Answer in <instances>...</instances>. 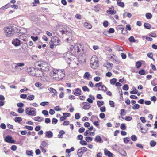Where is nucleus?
<instances>
[{
	"label": "nucleus",
	"mask_w": 157,
	"mask_h": 157,
	"mask_svg": "<svg viewBox=\"0 0 157 157\" xmlns=\"http://www.w3.org/2000/svg\"><path fill=\"white\" fill-rule=\"evenodd\" d=\"M35 66L39 70L44 71H48L49 70V67L48 63L44 61L36 62L34 63Z\"/></svg>",
	"instance_id": "f257e3e1"
},
{
	"label": "nucleus",
	"mask_w": 157,
	"mask_h": 157,
	"mask_svg": "<svg viewBox=\"0 0 157 157\" xmlns=\"http://www.w3.org/2000/svg\"><path fill=\"white\" fill-rule=\"evenodd\" d=\"M73 56L72 53L68 52L66 54V56L65 57V60L68 63V65L71 68H75L78 67V63L72 61L71 58Z\"/></svg>",
	"instance_id": "f03ea898"
},
{
	"label": "nucleus",
	"mask_w": 157,
	"mask_h": 157,
	"mask_svg": "<svg viewBox=\"0 0 157 157\" xmlns=\"http://www.w3.org/2000/svg\"><path fill=\"white\" fill-rule=\"evenodd\" d=\"M51 75L53 79L58 80L62 79L64 76V74L63 72H60L58 71L54 70L51 73Z\"/></svg>",
	"instance_id": "7ed1b4c3"
},
{
	"label": "nucleus",
	"mask_w": 157,
	"mask_h": 157,
	"mask_svg": "<svg viewBox=\"0 0 157 157\" xmlns=\"http://www.w3.org/2000/svg\"><path fill=\"white\" fill-rule=\"evenodd\" d=\"M4 30L5 35L8 37L12 36L15 33L14 27L12 26L9 25L5 27Z\"/></svg>",
	"instance_id": "20e7f679"
},
{
	"label": "nucleus",
	"mask_w": 157,
	"mask_h": 157,
	"mask_svg": "<svg viewBox=\"0 0 157 157\" xmlns=\"http://www.w3.org/2000/svg\"><path fill=\"white\" fill-rule=\"evenodd\" d=\"M61 43L60 40L56 36L53 37L49 42L50 47L51 49H53L54 46L60 45Z\"/></svg>",
	"instance_id": "39448f33"
},
{
	"label": "nucleus",
	"mask_w": 157,
	"mask_h": 157,
	"mask_svg": "<svg viewBox=\"0 0 157 157\" xmlns=\"http://www.w3.org/2000/svg\"><path fill=\"white\" fill-rule=\"evenodd\" d=\"M91 67L94 69L97 68L98 66V61L96 56H92L90 61Z\"/></svg>",
	"instance_id": "423d86ee"
},
{
	"label": "nucleus",
	"mask_w": 157,
	"mask_h": 157,
	"mask_svg": "<svg viewBox=\"0 0 157 157\" xmlns=\"http://www.w3.org/2000/svg\"><path fill=\"white\" fill-rule=\"evenodd\" d=\"M36 109L31 107L27 108L25 110L26 114L32 116H34L36 115V112L35 111Z\"/></svg>",
	"instance_id": "0eeeda50"
},
{
	"label": "nucleus",
	"mask_w": 157,
	"mask_h": 157,
	"mask_svg": "<svg viewBox=\"0 0 157 157\" xmlns=\"http://www.w3.org/2000/svg\"><path fill=\"white\" fill-rule=\"evenodd\" d=\"M74 50L75 52L81 53L83 51V48L80 45L77 44L74 46Z\"/></svg>",
	"instance_id": "6e6552de"
},
{
	"label": "nucleus",
	"mask_w": 157,
	"mask_h": 157,
	"mask_svg": "<svg viewBox=\"0 0 157 157\" xmlns=\"http://www.w3.org/2000/svg\"><path fill=\"white\" fill-rule=\"evenodd\" d=\"M87 149L85 147L81 148L78 150L77 154L79 157H82L83 153L87 151Z\"/></svg>",
	"instance_id": "1a4fd4ad"
},
{
	"label": "nucleus",
	"mask_w": 157,
	"mask_h": 157,
	"mask_svg": "<svg viewBox=\"0 0 157 157\" xmlns=\"http://www.w3.org/2000/svg\"><path fill=\"white\" fill-rule=\"evenodd\" d=\"M68 27L66 26H62L59 29V32L62 35L67 33Z\"/></svg>",
	"instance_id": "9d476101"
},
{
	"label": "nucleus",
	"mask_w": 157,
	"mask_h": 157,
	"mask_svg": "<svg viewBox=\"0 0 157 157\" xmlns=\"http://www.w3.org/2000/svg\"><path fill=\"white\" fill-rule=\"evenodd\" d=\"M5 140L6 142L9 143H14L15 141L13 139L12 137L10 136H7L5 138Z\"/></svg>",
	"instance_id": "9b49d317"
},
{
	"label": "nucleus",
	"mask_w": 157,
	"mask_h": 157,
	"mask_svg": "<svg viewBox=\"0 0 157 157\" xmlns=\"http://www.w3.org/2000/svg\"><path fill=\"white\" fill-rule=\"evenodd\" d=\"M12 43L15 46H18L20 45L21 41L17 38L14 39L12 40Z\"/></svg>",
	"instance_id": "f8f14e48"
},
{
	"label": "nucleus",
	"mask_w": 157,
	"mask_h": 157,
	"mask_svg": "<svg viewBox=\"0 0 157 157\" xmlns=\"http://www.w3.org/2000/svg\"><path fill=\"white\" fill-rule=\"evenodd\" d=\"M73 92L74 94L76 96L80 95L82 94L80 89L79 88L75 89L73 91Z\"/></svg>",
	"instance_id": "ddd939ff"
},
{
	"label": "nucleus",
	"mask_w": 157,
	"mask_h": 157,
	"mask_svg": "<svg viewBox=\"0 0 157 157\" xmlns=\"http://www.w3.org/2000/svg\"><path fill=\"white\" fill-rule=\"evenodd\" d=\"M42 71L37 70L36 72L35 75L36 77H40L44 75V73Z\"/></svg>",
	"instance_id": "4468645a"
},
{
	"label": "nucleus",
	"mask_w": 157,
	"mask_h": 157,
	"mask_svg": "<svg viewBox=\"0 0 157 157\" xmlns=\"http://www.w3.org/2000/svg\"><path fill=\"white\" fill-rule=\"evenodd\" d=\"M82 104L83 105V108L84 110H88L91 107L90 105L88 102H83Z\"/></svg>",
	"instance_id": "2eb2a0df"
},
{
	"label": "nucleus",
	"mask_w": 157,
	"mask_h": 157,
	"mask_svg": "<svg viewBox=\"0 0 157 157\" xmlns=\"http://www.w3.org/2000/svg\"><path fill=\"white\" fill-rule=\"evenodd\" d=\"M48 90L50 91V93H53V94L52 95V96L53 97H54L55 95H57V91H56V90L54 88L52 87H50L48 88Z\"/></svg>",
	"instance_id": "dca6fc26"
},
{
	"label": "nucleus",
	"mask_w": 157,
	"mask_h": 157,
	"mask_svg": "<svg viewBox=\"0 0 157 157\" xmlns=\"http://www.w3.org/2000/svg\"><path fill=\"white\" fill-rule=\"evenodd\" d=\"M94 140L95 142L99 143H102L103 142L100 136L98 135L95 136Z\"/></svg>",
	"instance_id": "f3484780"
},
{
	"label": "nucleus",
	"mask_w": 157,
	"mask_h": 157,
	"mask_svg": "<svg viewBox=\"0 0 157 157\" xmlns=\"http://www.w3.org/2000/svg\"><path fill=\"white\" fill-rule=\"evenodd\" d=\"M45 136L48 138H51L53 136L52 132L51 131H48L45 132Z\"/></svg>",
	"instance_id": "a211bd4d"
},
{
	"label": "nucleus",
	"mask_w": 157,
	"mask_h": 157,
	"mask_svg": "<svg viewBox=\"0 0 157 157\" xmlns=\"http://www.w3.org/2000/svg\"><path fill=\"white\" fill-rule=\"evenodd\" d=\"M94 132H90L89 130H87L84 133V135L86 136L88 135L89 134L90 136H94Z\"/></svg>",
	"instance_id": "6ab92c4d"
},
{
	"label": "nucleus",
	"mask_w": 157,
	"mask_h": 157,
	"mask_svg": "<svg viewBox=\"0 0 157 157\" xmlns=\"http://www.w3.org/2000/svg\"><path fill=\"white\" fill-rule=\"evenodd\" d=\"M34 120L36 121L41 122L43 121L44 118L42 117L38 116L34 117Z\"/></svg>",
	"instance_id": "aec40b11"
},
{
	"label": "nucleus",
	"mask_w": 157,
	"mask_h": 157,
	"mask_svg": "<svg viewBox=\"0 0 157 157\" xmlns=\"http://www.w3.org/2000/svg\"><path fill=\"white\" fill-rule=\"evenodd\" d=\"M59 134L58 135V137L59 138H62L63 136V135L65 134V132L63 130H60L59 132Z\"/></svg>",
	"instance_id": "412c9836"
},
{
	"label": "nucleus",
	"mask_w": 157,
	"mask_h": 157,
	"mask_svg": "<svg viewBox=\"0 0 157 157\" xmlns=\"http://www.w3.org/2000/svg\"><path fill=\"white\" fill-rule=\"evenodd\" d=\"M91 76V75L88 72H86L85 73L84 78H86L88 80H89V77Z\"/></svg>",
	"instance_id": "4be33fe9"
},
{
	"label": "nucleus",
	"mask_w": 157,
	"mask_h": 157,
	"mask_svg": "<svg viewBox=\"0 0 157 157\" xmlns=\"http://www.w3.org/2000/svg\"><path fill=\"white\" fill-rule=\"evenodd\" d=\"M133 90L130 92V93L132 94H136L138 93V90L134 87H132Z\"/></svg>",
	"instance_id": "5701e85b"
},
{
	"label": "nucleus",
	"mask_w": 157,
	"mask_h": 157,
	"mask_svg": "<svg viewBox=\"0 0 157 157\" xmlns=\"http://www.w3.org/2000/svg\"><path fill=\"white\" fill-rule=\"evenodd\" d=\"M22 118L21 117H16L14 119V121L16 122L20 123L22 121Z\"/></svg>",
	"instance_id": "b1692460"
},
{
	"label": "nucleus",
	"mask_w": 157,
	"mask_h": 157,
	"mask_svg": "<svg viewBox=\"0 0 157 157\" xmlns=\"http://www.w3.org/2000/svg\"><path fill=\"white\" fill-rule=\"evenodd\" d=\"M117 79L115 78H113L110 80V82L111 84L112 85H114L117 82Z\"/></svg>",
	"instance_id": "393cba45"
},
{
	"label": "nucleus",
	"mask_w": 157,
	"mask_h": 157,
	"mask_svg": "<svg viewBox=\"0 0 157 157\" xmlns=\"http://www.w3.org/2000/svg\"><path fill=\"white\" fill-rule=\"evenodd\" d=\"M104 102L103 101L98 100L97 101V105L98 107H100L103 105Z\"/></svg>",
	"instance_id": "a878e982"
},
{
	"label": "nucleus",
	"mask_w": 157,
	"mask_h": 157,
	"mask_svg": "<svg viewBox=\"0 0 157 157\" xmlns=\"http://www.w3.org/2000/svg\"><path fill=\"white\" fill-rule=\"evenodd\" d=\"M107 12L111 15L115 14L116 13V11L114 10H109L107 11Z\"/></svg>",
	"instance_id": "bb28decb"
},
{
	"label": "nucleus",
	"mask_w": 157,
	"mask_h": 157,
	"mask_svg": "<svg viewBox=\"0 0 157 157\" xmlns=\"http://www.w3.org/2000/svg\"><path fill=\"white\" fill-rule=\"evenodd\" d=\"M102 82H99L98 83H96L95 86L96 87H98L99 90H101V87L102 85Z\"/></svg>",
	"instance_id": "cd10ccee"
},
{
	"label": "nucleus",
	"mask_w": 157,
	"mask_h": 157,
	"mask_svg": "<svg viewBox=\"0 0 157 157\" xmlns=\"http://www.w3.org/2000/svg\"><path fill=\"white\" fill-rule=\"evenodd\" d=\"M35 96L33 95H30L28 96L27 99L29 100H33Z\"/></svg>",
	"instance_id": "c85d7f7f"
},
{
	"label": "nucleus",
	"mask_w": 157,
	"mask_h": 157,
	"mask_svg": "<svg viewBox=\"0 0 157 157\" xmlns=\"http://www.w3.org/2000/svg\"><path fill=\"white\" fill-rule=\"evenodd\" d=\"M84 26L88 29H90L92 27L91 25L89 23H84Z\"/></svg>",
	"instance_id": "c756f323"
},
{
	"label": "nucleus",
	"mask_w": 157,
	"mask_h": 157,
	"mask_svg": "<svg viewBox=\"0 0 157 157\" xmlns=\"http://www.w3.org/2000/svg\"><path fill=\"white\" fill-rule=\"evenodd\" d=\"M33 153V152L32 150L29 151V150H27L26 151V154L28 155L31 156Z\"/></svg>",
	"instance_id": "7c9ffc66"
},
{
	"label": "nucleus",
	"mask_w": 157,
	"mask_h": 157,
	"mask_svg": "<svg viewBox=\"0 0 157 157\" xmlns=\"http://www.w3.org/2000/svg\"><path fill=\"white\" fill-rule=\"evenodd\" d=\"M116 49L118 51H123V48L121 46L119 45H117L116 46Z\"/></svg>",
	"instance_id": "2f4dec72"
},
{
	"label": "nucleus",
	"mask_w": 157,
	"mask_h": 157,
	"mask_svg": "<svg viewBox=\"0 0 157 157\" xmlns=\"http://www.w3.org/2000/svg\"><path fill=\"white\" fill-rule=\"evenodd\" d=\"M144 26L145 28L148 29H149L151 28V25L148 23H145L144 24Z\"/></svg>",
	"instance_id": "473e14b6"
},
{
	"label": "nucleus",
	"mask_w": 157,
	"mask_h": 157,
	"mask_svg": "<svg viewBox=\"0 0 157 157\" xmlns=\"http://www.w3.org/2000/svg\"><path fill=\"white\" fill-rule=\"evenodd\" d=\"M146 17L147 19H150L152 17V15L150 13H147L146 14Z\"/></svg>",
	"instance_id": "72a5a7b5"
},
{
	"label": "nucleus",
	"mask_w": 157,
	"mask_h": 157,
	"mask_svg": "<svg viewBox=\"0 0 157 157\" xmlns=\"http://www.w3.org/2000/svg\"><path fill=\"white\" fill-rule=\"evenodd\" d=\"M118 29L120 30H121L122 31V33L123 34H125V33H123V30L124 29V28L123 26L122 25H120L118 26Z\"/></svg>",
	"instance_id": "f704fd0d"
},
{
	"label": "nucleus",
	"mask_w": 157,
	"mask_h": 157,
	"mask_svg": "<svg viewBox=\"0 0 157 157\" xmlns=\"http://www.w3.org/2000/svg\"><path fill=\"white\" fill-rule=\"evenodd\" d=\"M25 65V64L23 63H18L16 64L15 67L16 68L18 67H23Z\"/></svg>",
	"instance_id": "c9c22d12"
},
{
	"label": "nucleus",
	"mask_w": 157,
	"mask_h": 157,
	"mask_svg": "<svg viewBox=\"0 0 157 157\" xmlns=\"http://www.w3.org/2000/svg\"><path fill=\"white\" fill-rule=\"evenodd\" d=\"M75 149L73 147H71L70 149H67L66 150V152L67 153H69L71 151H74Z\"/></svg>",
	"instance_id": "e433bc0d"
},
{
	"label": "nucleus",
	"mask_w": 157,
	"mask_h": 157,
	"mask_svg": "<svg viewBox=\"0 0 157 157\" xmlns=\"http://www.w3.org/2000/svg\"><path fill=\"white\" fill-rule=\"evenodd\" d=\"M132 108L134 110H136L140 108V105L138 104H135Z\"/></svg>",
	"instance_id": "4c0bfd02"
},
{
	"label": "nucleus",
	"mask_w": 157,
	"mask_h": 157,
	"mask_svg": "<svg viewBox=\"0 0 157 157\" xmlns=\"http://www.w3.org/2000/svg\"><path fill=\"white\" fill-rule=\"evenodd\" d=\"M122 89L124 90H128L129 89L128 85L127 84L124 85L122 87Z\"/></svg>",
	"instance_id": "58836bf2"
},
{
	"label": "nucleus",
	"mask_w": 157,
	"mask_h": 157,
	"mask_svg": "<svg viewBox=\"0 0 157 157\" xmlns=\"http://www.w3.org/2000/svg\"><path fill=\"white\" fill-rule=\"evenodd\" d=\"M139 73L142 75H144L145 74V71L144 69H141L139 71Z\"/></svg>",
	"instance_id": "ea45409f"
},
{
	"label": "nucleus",
	"mask_w": 157,
	"mask_h": 157,
	"mask_svg": "<svg viewBox=\"0 0 157 157\" xmlns=\"http://www.w3.org/2000/svg\"><path fill=\"white\" fill-rule=\"evenodd\" d=\"M129 41L131 42H135V40L134 38V37L132 36H131L130 37L129 39H128Z\"/></svg>",
	"instance_id": "a19ab883"
},
{
	"label": "nucleus",
	"mask_w": 157,
	"mask_h": 157,
	"mask_svg": "<svg viewBox=\"0 0 157 157\" xmlns=\"http://www.w3.org/2000/svg\"><path fill=\"white\" fill-rule=\"evenodd\" d=\"M131 139L132 141H135L137 140V138L135 135H132L131 136Z\"/></svg>",
	"instance_id": "79ce46f5"
},
{
	"label": "nucleus",
	"mask_w": 157,
	"mask_h": 157,
	"mask_svg": "<svg viewBox=\"0 0 157 157\" xmlns=\"http://www.w3.org/2000/svg\"><path fill=\"white\" fill-rule=\"evenodd\" d=\"M141 65L142 63L140 61H138L136 63V66L137 68H139L141 67Z\"/></svg>",
	"instance_id": "37998d69"
},
{
	"label": "nucleus",
	"mask_w": 157,
	"mask_h": 157,
	"mask_svg": "<svg viewBox=\"0 0 157 157\" xmlns=\"http://www.w3.org/2000/svg\"><path fill=\"white\" fill-rule=\"evenodd\" d=\"M120 128L121 129L123 130H125L126 128V127L124 123H122L121 124Z\"/></svg>",
	"instance_id": "c03bdc74"
},
{
	"label": "nucleus",
	"mask_w": 157,
	"mask_h": 157,
	"mask_svg": "<svg viewBox=\"0 0 157 157\" xmlns=\"http://www.w3.org/2000/svg\"><path fill=\"white\" fill-rule=\"evenodd\" d=\"M130 138L128 137L125 138L124 139V141L125 143H127L130 141Z\"/></svg>",
	"instance_id": "a18cd8bd"
},
{
	"label": "nucleus",
	"mask_w": 157,
	"mask_h": 157,
	"mask_svg": "<svg viewBox=\"0 0 157 157\" xmlns=\"http://www.w3.org/2000/svg\"><path fill=\"white\" fill-rule=\"evenodd\" d=\"M124 119L127 121H130L132 119V117L130 116H126L125 117Z\"/></svg>",
	"instance_id": "49530a36"
},
{
	"label": "nucleus",
	"mask_w": 157,
	"mask_h": 157,
	"mask_svg": "<svg viewBox=\"0 0 157 157\" xmlns=\"http://www.w3.org/2000/svg\"><path fill=\"white\" fill-rule=\"evenodd\" d=\"M24 109L21 108H19L17 110V112L20 113H22L24 112Z\"/></svg>",
	"instance_id": "de8ad7c7"
},
{
	"label": "nucleus",
	"mask_w": 157,
	"mask_h": 157,
	"mask_svg": "<svg viewBox=\"0 0 157 157\" xmlns=\"http://www.w3.org/2000/svg\"><path fill=\"white\" fill-rule=\"evenodd\" d=\"M104 153L105 155L106 156L109 155L111 153L109 151L107 150L106 149H105L104 150Z\"/></svg>",
	"instance_id": "09e8293b"
},
{
	"label": "nucleus",
	"mask_w": 157,
	"mask_h": 157,
	"mask_svg": "<svg viewBox=\"0 0 157 157\" xmlns=\"http://www.w3.org/2000/svg\"><path fill=\"white\" fill-rule=\"evenodd\" d=\"M82 89L84 91H87V92H89L90 91L89 89L86 86H84L82 87Z\"/></svg>",
	"instance_id": "8fccbe9b"
},
{
	"label": "nucleus",
	"mask_w": 157,
	"mask_h": 157,
	"mask_svg": "<svg viewBox=\"0 0 157 157\" xmlns=\"http://www.w3.org/2000/svg\"><path fill=\"white\" fill-rule=\"evenodd\" d=\"M156 142L154 140L151 141L150 143V144L151 146L152 147H153L155 146L156 145Z\"/></svg>",
	"instance_id": "3c124183"
},
{
	"label": "nucleus",
	"mask_w": 157,
	"mask_h": 157,
	"mask_svg": "<svg viewBox=\"0 0 157 157\" xmlns=\"http://www.w3.org/2000/svg\"><path fill=\"white\" fill-rule=\"evenodd\" d=\"M41 145L44 147H45L48 146V143L45 141H42Z\"/></svg>",
	"instance_id": "603ef678"
},
{
	"label": "nucleus",
	"mask_w": 157,
	"mask_h": 157,
	"mask_svg": "<svg viewBox=\"0 0 157 157\" xmlns=\"http://www.w3.org/2000/svg\"><path fill=\"white\" fill-rule=\"evenodd\" d=\"M113 62L115 63H118L119 62V60L117 58H113L112 60Z\"/></svg>",
	"instance_id": "864d4df0"
},
{
	"label": "nucleus",
	"mask_w": 157,
	"mask_h": 157,
	"mask_svg": "<svg viewBox=\"0 0 157 157\" xmlns=\"http://www.w3.org/2000/svg\"><path fill=\"white\" fill-rule=\"evenodd\" d=\"M58 121L57 119H56L55 118H53L52 119V123L53 124H55L58 122Z\"/></svg>",
	"instance_id": "5fc2aeb1"
},
{
	"label": "nucleus",
	"mask_w": 157,
	"mask_h": 157,
	"mask_svg": "<svg viewBox=\"0 0 157 157\" xmlns=\"http://www.w3.org/2000/svg\"><path fill=\"white\" fill-rule=\"evenodd\" d=\"M117 4L119 6L121 7H124V3L121 2H118Z\"/></svg>",
	"instance_id": "6e6d98bb"
},
{
	"label": "nucleus",
	"mask_w": 157,
	"mask_h": 157,
	"mask_svg": "<svg viewBox=\"0 0 157 157\" xmlns=\"http://www.w3.org/2000/svg\"><path fill=\"white\" fill-rule=\"evenodd\" d=\"M87 142H90L92 140V138L90 137H86L85 138Z\"/></svg>",
	"instance_id": "4d7b16f0"
},
{
	"label": "nucleus",
	"mask_w": 157,
	"mask_h": 157,
	"mask_svg": "<svg viewBox=\"0 0 157 157\" xmlns=\"http://www.w3.org/2000/svg\"><path fill=\"white\" fill-rule=\"evenodd\" d=\"M121 155H122L124 156H126L127 155V153L126 151L124 150H122L121 151L120 153Z\"/></svg>",
	"instance_id": "13d9d810"
},
{
	"label": "nucleus",
	"mask_w": 157,
	"mask_h": 157,
	"mask_svg": "<svg viewBox=\"0 0 157 157\" xmlns=\"http://www.w3.org/2000/svg\"><path fill=\"white\" fill-rule=\"evenodd\" d=\"M147 56L149 58L152 59L154 61L155 60V59L152 58L153 55L151 53H148L147 54Z\"/></svg>",
	"instance_id": "bf43d9fd"
},
{
	"label": "nucleus",
	"mask_w": 157,
	"mask_h": 157,
	"mask_svg": "<svg viewBox=\"0 0 157 157\" xmlns=\"http://www.w3.org/2000/svg\"><path fill=\"white\" fill-rule=\"evenodd\" d=\"M79 142L80 144L82 145H86L87 144V142L84 140H81Z\"/></svg>",
	"instance_id": "052dcab7"
},
{
	"label": "nucleus",
	"mask_w": 157,
	"mask_h": 157,
	"mask_svg": "<svg viewBox=\"0 0 157 157\" xmlns=\"http://www.w3.org/2000/svg\"><path fill=\"white\" fill-rule=\"evenodd\" d=\"M25 128L26 129L30 130H32L33 129V127L32 126H27L26 125L25 126Z\"/></svg>",
	"instance_id": "680f3d73"
},
{
	"label": "nucleus",
	"mask_w": 157,
	"mask_h": 157,
	"mask_svg": "<svg viewBox=\"0 0 157 157\" xmlns=\"http://www.w3.org/2000/svg\"><path fill=\"white\" fill-rule=\"evenodd\" d=\"M109 104L112 107H115L114 103L113 101H110L109 102Z\"/></svg>",
	"instance_id": "e2e57ef3"
},
{
	"label": "nucleus",
	"mask_w": 157,
	"mask_h": 157,
	"mask_svg": "<svg viewBox=\"0 0 157 157\" xmlns=\"http://www.w3.org/2000/svg\"><path fill=\"white\" fill-rule=\"evenodd\" d=\"M17 105L18 107H20V108H21V107H22L24 106V104L20 102V103H18L17 104Z\"/></svg>",
	"instance_id": "0e129e2a"
},
{
	"label": "nucleus",
	"mask_w": 157,
	"mask_h": 157,
	"mask_svg": "<svg viewBox=\"0 0 157 157\" xmlns=\"http://www.w3.org/2000/svg\"><path fill=\"white\" fill-rule=\"evenodd\" d=\"M49 104L48 102H43L40 103V105L41 106H44L46 105H48Z\"/></svg>",
	"instance_id": "69168bd1"
},
{
	"label": "nucleus",
	"mask_w": 157,
	"mask_h": 157,
	"mask_svg": "<svg viewBox=\"0 0 157 157\" xmlns=\"http://www.w3.org/2000/svg\"><path fill=\"white\" fill-rule=\"evenodd\" d=\"M28 47V46L27 44L26 43H25L23 44V45L22 46L21 48L23 50H25L26 47Z\"/></svg>",
	"instance_id": "338daca9"
},
{
	"label": "nucleus",
	"mask_w": 157,
	"mask_h": 157,
	"mask_svg": "<svg viewBox=\"0 0 157 157\" xmlns=\"http://www.w3.org/2000/svg\"><path fill=\"white\" fill-rule=\"evenodd\" d=\"M17 149V147L15 145H13L11 147V149L13 151H16Z\"/></svg>",
	"instance_id": "774afa93"
}]
</instances>
